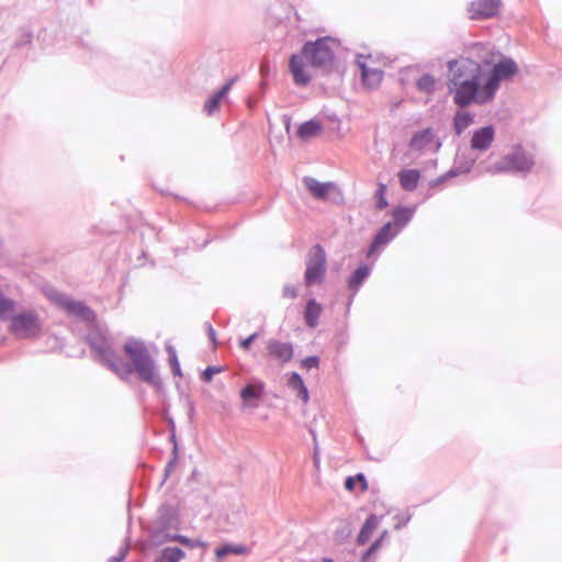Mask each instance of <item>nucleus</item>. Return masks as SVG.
I'll return each instance as SVG.
<instances>
[{
    "label": "nucleus",
    "instance_id": "4",
    "mask_svg": "<svg viewBox=\"0 0 562 562\" xmlns=\"http://www.w3.org/2000/svg\"><path fill=\"white\" fill-rule=\"evenodd\" d=\"M535 161L531 155L526 153L520 146L502 157L498 161L488 165L485 171L490 175L497 173H524L526 175L533 167Z\"/></svg>",
    "mask_w": 562,
    "mask_h": 562
},
{
    "label": "nucleus",
    "instance_id": "26",
    "mask_svg": "<svg viewBox=\"0 0 562 562\" xmlns=\"http://www.w3.org/2000/svg\"><path fill=\"white\" fill-rule=\"evenodd\" d=\"M432 140V132L430 128L415 133L409 142V147L415 150H422Z\"/></svg>",
    "mask_w": 562,
    "mask_h": 562
},
{
    "label": "nucleus",
    "instance_id": "1",
    "mask_svg": "<svg viewBox=\"0 0 562 562\" xmlns=\"http://www.w3.org/2000/svg\"><path fill=\"white\" fill-rule=\"evenodd\" d=\"M86 341L95 358L121 380L127 381L135 372L140 381L154 386L157 391L162 389L156 361L143 340L128 338L125 341L123 351L128 361L117 355L112 338L98 325H93L88 331Z\"/></svg>",
    "mask_w": 562,
    "mask_h": 562
},
{
    "label": "nucleus",
    "instance_id": "46",
    "mask_svg": "<svg viewBox=\"0 0 562 562\" xmlns=\"http://www.w3.org/2000/svg\"><path fill=\"white\" fill-rule=\"evenodd\" d=\"M355 477H356V482H357V481H358V482H361V484H362V488H363V490H366V488H367V481H366L364 475H363V474H361V473H359V474H357Z\"/></svg>",
    "mask_w": 562,
    "mask_h": 562
},
{
    "label": "nucleus",
    "instance_id": "8",
    "mask_svg": "<svg viewBox=\"0 0 562 562\" xmlns=\"http://www.w3.org/2000/svg\"><path fill=\"white\" fill-rule=\"evenodd\" d=\"M49 299L68 315L76 316L87 323L93 324L95 322V313L83 302L71 300L68 295L56 291L49 293Z\"/></svg>",
    "mask_w": 562,
    "mask_h": 562
},
{
    "label": "nucleus",
    "instance_id": "24",
    "mask_svg": "<svg viewBox=\"0 0 562 562\" xmlns=\"http://www.w3.org/2000/svg\"><path fill=\"white\" fill-rule=\"evenodd\" d=\"M392 216L394 228H396L397 232H401L412 220L413 211L408 210L407 207L398 206L393 210Z\"/></svg>",
    "mask_w": 562,
    "mask_h": 562
},
{
    "label": "nucleus",
    "instance_id": "17",
    "mask_svg": "<svg viewBox=\"0 0 562 562\" xmlns=\"http://www.w3.org/2000/svg\"><path fill=\"white\" fill-rule=\"evenodd\" d=\"M303 182L306 189L313 194V196L317 200H325L328 192L331 189H335L336 186L333 182H319L312 177H305Z\"/></svg>",
    "mask_w": 562,
    "mask_h": 562
},
{
    "label": "nucleus",
    "instance_id": "50",
    "mask_svg": "<svg viewBox=\"0 0 562 562\" xmlns=\"http://www.w3.org/2000/svg\"><path fill=\"white\" fill-rule=\"evenodd\" d=\"M314 462L317 464L319 462L317 454H314Z\"/></svg>",
    "mask_w": 562,
    "mask_h": 562
},
{
    "label": "nucleus",
    "instance_id": "9",
    "mask_svg": "<svg viewBox=\"0 0 562 562\" xmlns=\"http://www.w3.org/2000/svg\"><path fill=\"white\" fill-rule=\"evenodd\" d=\"M518 72V66L515 60L508 57L502 58L496 63L490 76L486 79V91L488 94L496 95L503 80H508Z\"/></svg>",
    "mask_w": 562,
    "mask_h": 562
},
{
    "label": "nucleus",
    "instance_id": "11",
    "mask_svg": "<svg viewBox=\"0 0 562 562\" xmlns=\"http://www.w3.org/2000/svg\"><path fill=\"white\" fill-rule=\"evenodd\" d=\"M266 345L268 357L278 361L280 366L290 362L294 356L293 345L289 341L284 342L271 338L267 340Z\"/></svg>",
    "mask_w": 562,
    "mask_h": 562
},
{
    "label": "nucleus",
    "instance_id": "5",
    "mask_svg": "<svg viewBox=\"0 0 562 562\" xmlns=\"http://www.w3.org/2000/svg\"><path fill=\"white\" fill-rule=\"evenodd\" d=\"M9 329L16 338L33 339L41 335L43 322L35 311H23L11 317Z\"/></svg>",
    "mask_w": 562,
    "mask_h": 562
},
{
    "label": "nucleus",
    "instance_id": "14",
    "mask_svg": "<svg viewBox=\"0 0 562 562\" xmlns=\"http://www.w3.org/2000/svg\"><path fill=\"white\" fill-rule=\"evenodd\" d=\"M400 232L394 228L393 223L384 224L375 234L367 252L368 257H371L380 248L387 245Z\"/></svg>",
    "mask_w": 562,
    "mask_h": 562
},
{
    "label": "nucleus",
    "instance_id": "10",
    "mask_svg": "<svg viewBox=\"0 0 562 562\" xmlns=\"http://www.w3.org/2000/svg\"><path fill=\"white\" fill-rule=\"evenodd\" d=\"M501 0H476L470 3L469 13L472 20H486L498 14Z\"/></svg>",
    "mask_w": 562,
    "mask_h": 562
},
{
    "label": "nucleus",
    "instance_id": "23",
    "mask_svg": "<svg viewBox=\"0 0 562 562\" xmlns=\"http://www.w3.org/2000/svg\"><path fill=\"white\" fill-rule=\"evenodd\" d=\"M378 525L379 518L373 514L366 519L357 538V542L359 546H363L369 541L372 531L378 527Z\"/></svg>",
    "mask_w": 562,
    "mask_h": 562
},
{
    "label": "nucleus",
    "instance_id": "12",
    "mask_svg": "<svg viewBox=\"0 0 562 562\" xmlns=\"http://www.w3.org/2000/svg\"><path fill=\"white\" fill-rule=\"evenodd\" d=\"M176 522V515L171 506L161 505L154 521L153 537L155 539H165L166 531Z\"/></svg>",
    "mask_w": 562,
    "mask_h": 562
},
{
    "label": "nucleus",
    "instance_id": "35",
    "mask_svg": "<svg viewBox=\"0 0 562 562\" xmlns=\"http://www.w3.org/2000/svg\"><path fill=\"white\" fill-rule=\"evenodd\" d=\"M33 34L30 31H23L20 35V37L15 42L16 47H21L24 45H29L32 43Z\"/></svg>",
    "mask_w": 562,
    "mask_h": 562
},
{
    "label": "nucleus",
    "instance_id": "2",
    "mask_svg": "<svg viewBox=\"0 0 562 562\" xmlns=\"http://www.w3.org/2000/svg\"><path fill=\"white\" fill-rule=\"evenodd\" d=\"M335 47H337V42L329 36L318 38L315 42H306L301 54L292 55L290 58L289 67L294 83L306 86L311 81V76L305 70L306 63L315 68L329 66L334 59Z\"/></svg>",
    "mask_w": 562,
    "mask_h": 562
},
{
    "label": "nucleus",
    "instance_id": "18",
    "mask_svg": "<svg viewBox=\"0 0 562 562\" xmlns=\"http://www.w3.org/2000/svg\"><path fill=\"white\" fill-rule=\"evenodd\" d=\"M372 268L369 265L359 266L348 279V288L352 291V297L357 294L360 286L364 283L371 273Z\"/></svg>",
    "mask_w": 562,
    "mask_h": 562
},
{
    "label": "nucleus",
    "instance_id": "15",
    "mask_svg": "<svg viewBox=\"0 0 562 562\" xmlns=\"http://www.w3.org/2000/svg\"><path fill=\"white\" fill-rule=\"evenodd\" d=\"M494 138L495 130L492 125L481 127L473 132L471 147L480 151H485L492 146Z\"/></svg>",
    "mask_w": 562,
    "mask_h": 562
},
{
    "label": "nucleus",
    "instance_id": "27",
    "mask_svg": "<svg viewBox=\"0 0 562 562\" xmlns=\"http://www.w3.org/2000/svg\"><path fill=\"white\" fill-rule=\"evenodd\" d=\"M322 131V124L318 121L310 120L302 123L297 128V135L302 139L315 137Z\"/></svg>",
    "mask_w": 562,
    "mask_h": 562
},
{
    "label": "nucleus",
    "instance_id": "32",
    "mask_svg": "<svg viewBox=\"0 0 562 562\" xmlns=\"http://www.w3.org/2000/svg\"><path fill=\"white\" fill-rule=\"evenodd\" d=\"M387 205L386 186L384 183H379L378 190L375 192V207L381 211L384 210Z\"/></svg>",
    "mask_w": 562,
    "mask_h": 562
},
{
    "label": "nucleus",
    "instance_id": "25",
    "mask_svg": "<svg viewBox=\"0 0 562 562\" xmlns=\"http://www.w3.org/2000/svg\"><path fill=\"white\" fill-rule=\"evenodd\" d=\"M184 557L186 553L182 549L178 547H167L160 551L155 562H180Z\"/></svg>",
    "mask_w": 562,
    "mask_h": 562
},
{
    "label": "nucleus",
    "instance_id": "48",
    "mask_svg": "<svg viewBox=\"0 0 562 562\" xmlns=\"http://www.w3.org/2000/svg\"><path fill=\"white\" fill-rule=\"evenodd\" d=\"M457 172L454 170H450L448 173H447V177H453L456 176Z\"/></svg>",
    "mask_w": 562,
    "mask_h": 562
},
{
    "label": "nucleus",
    "instance_id": "7",
    "mask_svg": "<svg viewBox=\"0 0 562 562\" xmlns=\"http://www.w3.org/2000/svg\"><path fill=\"white\" fill-rule=\"evenodd\" d=\"M449 78L447 85H454L470 79H482L483 68L470 58L451 59L447 64Z\"/></svg>",
    "mask_w": 562,
    "mask_h": 562
},
{
    "label": "nucleus",
    "instance_id": "37",
    "mask_svg": "<svg viewBox=\"0 0 562 562\" xmlns=\"http://www.w3.org/2000/svg\"><path fill=\"white\" fill-rule=\"evenodd\" d=\"M169 362H170V367H171L172 373L175 375L181 376L182 372H181V369H180V364H179L177 355H172V359H170Z\"/></svg>",
    "mask_w": 562,
    "mask_h": 562
},
{
    "label": "nucleus",
    "instance_id": "21",
    "mask_svg": "<svg viewBox=\"0 0 562 562\" xmlns=\"http://www.w3.org/2000/svg\"><path fill=\"white\" fill-rule=\"evenodd\" d=\"M323 307L314 299L310 300L305 306L304 318L308 327L315 328L318 325V319L322 314Z\"/></svg>",
    "mask_w": 562,
    "mask_h": 562
},
{
    "label": "nucleus",
    "instance_id": "41",
    "mask_svg": "<svg viewBox=\"0 0 562 562\" xmlns=\"http://www.w3.org/2000/svg\"><path fill=\"white\" fill-rule=\"evenodd\" d=\"M173 458L167 463L166 465V473H165V477H167L171 471V469L175 467L176 462H177V453H176V450L173 451Z\"/></svg>",
    "mask_w": 562,
    "mask_h": 562
},
{
    "label": "nucleus",
    "instance_id": "36",
    "mask_svg": "<svg viewBox=\"0 0 562 562\" xmlns=\"http://www.w3.org/2000/svg\"><path fill=\"white\" fill-rule=\"evenodd\" d=\"M258 338V333H254L251 334L250 336H248L247 338L243 339L239 344L240 348H243L244 350H249V348L251 347L252 342Z\"/></svg>",
    "mask_w": 562,
    "mask_h": 562
},
{
    "label": "nucleus",
    "instance_id": "28",
    "mask_svg": "<svg viewBox=\"0 0 562 562\" xmlns=\"http://www.w3.org/2000/svg\"><path fill=\"white\" fill-rule=\"evenodd\" d=\"M474 115L469 112H457L453 117V130L457 135H461L472 123Z\"/></svg>",
    "mask_w": 562,
    "mask_h": 562
},
{
    "label": "nucleus",
    "instance_id": "44",
    "mask_svg": "<svg viewBox=\"0 0 562 562\" xmlns=\"http://www.w3.org/2000/svg\"><path fill=\"white\" fill-rule=\"evenodd\" d=\"M125 555L126 549H122L117 555L111 558L110 562H123Z\"/></svg>",
    "mask_w": 562,
    "mask_h": 562
},
{
    "label": "nucleus",
    "instance_id": "51",
    "mask_svg": "<svg viewBox=\"0 0 562 562\" xmlns=\"http://www.w3.org/2000/svg\"><path fill=\"white\" fill-rule=\"evenodd\" d=\"M472 165H473V161L465 168L464 171H467V172L470 171Z\"/></svg>",
    "mask_w": 562,
    "mask_h": 562
},
{
    "label": "nucleus",
    "instance_id": "29",
    "mask_svg": "<svg viewBox=\"0 0 562 562\" xmlns=\"http://www.w3.org/2000/svg\"><path fill=\"white\" fill-rule=\"evenodd\" d=\"M437 87L436 78L430 74H424L416 80V88L419 92L431 94Z\"/></svg>",
    "mask_w": 562,
    "mask_h": 562
},
{
    "label": "nucleus",
    "instance_id": "31",
    "mask_svg": "<svg viewBox=\"0 0 562 562\" xmlns=\"http://www.w3.org/2000/svg\"><path fill=\"white\" fill-rule=\"evenodd\" d=\"M245 548L241 546L225 544L215 550V555L218 561H222L228 554H241L245 552Z\"/></svg>",
    "mask_w": 562,
    "mask_h": 562
},
{
    "label": "nucleus",
    "instance_id": "19",
    "mask_svg": "<svg viewBox=\"0 0 562 562\" xmlns=\"http://www.w3.org/2000/svg\"><path fill=\"white\" fill-rule=\"evenodd\" d=\"M234 81V78L229 79L216 93L205 101L204 111L207 115H212L220 108L222 99L228 93Z\"/></svg>",
    "mask_w": 562,
    "mask_h": 562
},
{
    "label": "nucleus",
    "instance_id": "34",
    "mask_svg": "<svg viewBox=\"0 0 562 562\" xmlns=\"http://www.w3.org/2000/svg\"><path fill=\"white\" fill-rule=\"evenodd\" d=\"M318 364H319V358L317 356H310V357L304 358L301 361L302 368L307 369V370L317 368Z\"/></svg>",
    "mask_w": 562,
    "mask_h": 562
},
{
    "label": "nucleus",
    "instance_id": "39",
    "mask_svg": "<svg viewBox=\"0 0 562 562\" xmlns=\"http://www.w3.org/2000/svg\"><path fill=\"white\" fill-rule=\"evenodd\" d=\"M395 518L397 520L395 528L401 529L402 527L406 526V524L411 520V515L400 514V515H396Z\"/></svg>",
    "mask_w": 562,
    "mask_h": 562
},
{
    "label": "nucleus",
    "instance_id": "16",
    "mask_svg": "<svg viewBox=\"0 0 562 562\" xmlns=\"http://www.w3.org/2000/svg\"><path fill=\"white\" fill-rule=\"evenodd\" d=\"M362 59V55H358L356 59L361 70L362 82L368 88H375L383 79V71L376 68H369Z\"/></svg>",
    "mask_w": 562,
    "mask_h": 562
},
{
    "label": "nucleus",
    "instance_id": "49",
    "mask_svg": "<svg viewBox=\"0 0 562 562\" xmlns=\"http://www.w3.org/2000/svg\"><path fill=\"white\" fill-rule=\"evenodd\" d=\"M323 562H334V561H333V559H330V558H324V559H323Z\"/></svg>",
    "mask_w": 562,
    "mask_h": 562
},
{
    "label": "nucleus",
    "instance_id": "3",
    "mask_svg": "<svg viewBox=\"0 0 562 562\" xmlns=\"http://www.w3.org/2000/svg\"><path fill=\"white\" fill-rule=\"evenodd\" d=\"M447 87L453 103L460 108L471 104L484 105L494 100L486 91V81L482 85V79H470Z\"/></svg>",
    "mask_w": 562,
    "mask_h": 562
},
{
    "label": "nucleus",
    "instance_id": "40",
    "mask_svg": "<svg viewBox=\"0 0 562 562\" xmlns=\"http://www.w3.org/2000/svg\"><path fill=\"white\" fill-rule=\"evenodd\" d=\"M381 544V539H378L375 540L370 547L369 549L366 551L364 555H363V559L369 557L370 554H372L373 552H375L379 547Z\"/></svg>",
    "mask_w": 562,
    "mask_h": 562
},
{
    "label": "nucleus",
    "instance_id": "6",
    "mask_svg": "<svg viewBox=\"0 0 562 562\" xmlns=\"http://www.w3.org/2000/svg\"><path fill=\"white\" fill-rule=\"evenodd\" d=\"M305 266L304 282L306 286L321 283L324 280L327 271V257L325 249L319 244L308 250Z\"/></svg>",
    "mask_w": 562,
    "mask_h": 562
},
{
    "label": "nucleus",
    "instance_id": "38",
    "mask_svg": "<svg viewBox=\"0 0 562 562\" xmlns=\"http://www.w3.org/2000/svg\"><path fill=\"white\" fill-rule=\"evenodd\" d=\"M297 295L296 288L292 284H286L283 288V297L295 299Z\"/></svg>",
    "mask_w": 562,
    "mask_h": 562
},
{
    "label": "nucleus",
    "instance_id": "22",
    "mask_svg": "<svg viewBox=\"0 0 562 562\" xmlns=\"http://www.w3.org/2000/svg\"><path fill=\"white\" fill-rule=\"evenodd\" d=\"M288 386L296 393V396L301 398L304 403H307L310 400L308 391L303 382L301 375L296 372H292L289 380Z\"/></svg>",
    "mask_w": 562,
    "mask_h": 562
},
{
    "label": "nucleus",
    "instance_id": "30",
    "mask_svg": "<svg viewBox=\"0 0 562 562\" xmlns=\"http://www.w3.org/2000/svg\"><path fill=\"white\" fill-rule=\"evenodd\" d=\"M165 540H170V541H177V542H180L181 544L186 546V547H189V548H198V547H205L206 543L202 540H199V539H190L186 536H182V535H166L165 536Z\"/></svg>",
    "mask_w": 562,
    "mask_h": 562
},
{
    "label": "nucleus",
    "instance_id": "43",
    "mask_svg": "<svg viewBox=\"0 0 562 562\" xmlns=\"http://www.w3.org/2000/svg\"><path fill=\"white\" fill-rule=\"evenodd\" d=\"M356 484V477L355 476H348L345 481V487L348 491H352L355 488Z\"/></svg>",
    "mask_w": 562,
    "mask_h": 562
},
{
    "label": "nucleus",
    "instance_id": "20",
    "mask_svg": "<svg viewBox=\"0 0 562 562\" xmlns=\"http://www.w3.org/2000/svg\"><path fill=\"white\" fill-rule=\"evenodd\" d=\"M419 178L420 173L417 169L402 170L398 173L400 184L405 191H414L418 186Z\"/></svg>",
    "mask_w": 562,
    "mask_h": 562
},
{
    "label": "nucleus",
    "instance_id": "33",
    "mask_svg": "<svg viewBox=\"0 0 562 562\" xmlns=\"http://www.w3.org/2000/svg\"><path fill=\"white\" fill-rule=\"evenodd\" d=\"M223 368L222 367H215V366H212V367H207L201 374V379L204 381V382H211L214 374L216 373H220L222 372Z\"/></svg>",
    "mask_w": 562,
    "mask_h": 562
},
{
    "label": "nucleus",
    "instance_id": "42",
    "mask_svg": "<svg viewBox=\"0 0 562 562\" xmlns=\"http://www.w3.org/2000/svg\"><path fill=\"white\" fill-rule=\"evenodd\" d=\"M173 458L167 463L166 465V473H165V477H167L171 471V469L175 467L176 462H177V453H176V450L173 451Z\"/></svg>",
    "mask_w": 562,
    "mask_h": 562
},
{
    "label": "nucleus",
    "instance_id": "47",
    "mask_svg": "<svg viewBox=\"0 0 562 562\" xmlns=\"http://www.w3.org/2000/svg\"><path fill=\"white\" fill-rule=\"evenodd\" d=\"M166 350H167V352L169 355V360L172 359V355H177L176 350H175V348L172 346H167Z\"/></svg>",
    "mask_w": 562,
    "mask_h": 562
},
{
    "label": "nucleus",
    "instance_id": "45",
    "mask_svg": "<svg viewBox=\"0 0 562 562\" xmlns=\"http://www.w3.org/2000/svg\"><path fill=\"white\" fill-rule=\"evenodd\" d=\"M206 326H207V334H209V338H210L213 342H215V336H216V334H215L214 328H213V327H212V325H211V324H209V323H206Z\"/></svg>",
    "mask_w": 562,
    "mask_h": 562
},
{
    "label": "nucleus",
    "instance_id": "13",
    "mask_svg": "<svg viewBox=\"0 0 562 562\" xmlns=\"http://www.w3.org/2000/svg\"><path fill=\"white\" fill-rule=\"evenodd\" d=\"M266 384L262 381H254L240 390V398L245 406L257 408L265 393Z\"/></svg>",
    "mask_w": 562,
    "mask_h": 562
}]
</instances>
